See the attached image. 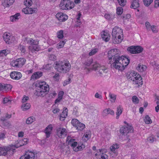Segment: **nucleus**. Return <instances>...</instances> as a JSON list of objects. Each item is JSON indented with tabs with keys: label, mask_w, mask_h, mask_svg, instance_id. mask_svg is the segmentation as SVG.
Returning <instances> with one entry per match:
<instances>
[{
	"label": "nucleus",
	"mask_w": 159,
	"mask_h": 159,
	"mask_svg": "<svg viewBox=\"0 0 159 159\" xmlns=\"http://www.w3.org/2000/svg\"><path fill=\"white\" fill-rule=\"evenodd\" d=\"M36 90L34 93L35 95L44 97L48 94L49 88L48 85L44 81L38 82L35 84Z\"/></svg>",
	"instance_id": "obj_1"
},
{
	"label": "nucleus",
	"mask_w": 159,
	"mask_h": 159,
	"mask_svg": "<svg viewBox=\"0 0 159 159\" xmlns=\"http://www.w3.org/2000/svg\"><path fill=\"white\" fill-rule=\"evenodd\" d=\"M54 64L55 69L58 72L63 73H67L71 68L70 64L68 61H56Z\"/></svg>",
	"instance_id": "obj_2"
},
{
	"label": "nucleus",
	"mask_w": 159,
	"mask_h": 159,
	"mask_svg": "<svg viewBox=\"0 0 159 159\" xmlns=\"http://www.w3.org/2000/svg\"><path fill=\"white\" fill-rule=\"evenodd\" d=\"M116 62V63H112L111 66L119 70L122 71L129 64V59L126 57L120 56Z\"/></svg>",
	"instance_id": "obj_3"
},
{
	"label": "nucleus",
	"mask_w": 159,
	"mask_h": 159,
	"mask_svg": "<svg viewBox=\"0 0 159 159\" xmlns=\"http://www.w3.org/2000/svg\"><path fill=\"white\" fill-rule=\"evenodd\" d=\"M112 41L114 44H118L120 43L122 39L123 31L120 28L115 26L113 29L112 33Z\"/></svg>",
	"instance_id": "obj_4"
},
{
	"label": "nucleus",
	"mask_w": 159,
	"mask_h": 159,
	"mask_svg": "<svg viewBox=\"0 0 159 159\" xmlns=\"http://www.w3.org/2000/svg\"><path fill=\"white\" fill-rule=\"evenodd\" d=\"M127 78L128 79L132 81L133 84H137L139 86L143 84L142 77L139 74L134 71L128 75Z\"/></svg>",
	"instance_id": "obj_5"
},
{
	"label": "nucleus",
	"mask_w": 159,
	"mask_h": 159,
	"mask_svg": "<svg viewBox=\"0 0 159 159\" xmlns=\"http://www.w3.org/2000/svg\"><path fill=\"white\" fill-rule=\"evenodd\" d=\"M75 4L73 2L69 0H61L59 4L61 9L63 10H70L73 8Z\"/></svg>",
	"instance_id": "obj_6"
},
{
	"label": "nucleus",
	"mask_w": 159,
	"mask_h": 159,
	"mask_svg": "<svg viewBox=\"0 0 159 159\" xmlns=\"http://www.w3.org/2000/svg\"><path fill=\"white\" fill-rule=\"evenodd\" d=\"M120 51L119 49H113L108 51L107 53V57L109 60L113 58V63H116L118 59L120 56L119 53Z\"/></svg>",
	"instance_id": "obj_7"
},
{
	"label": "nucleus",
	"mask_w": 159,
	"mask_h": 159,
	"mask_svg": "<svg viewBox=\"0 0 159 159\" xmlns=\"http://www.w3.org/2000/svg\"><path fill=\"white\" fill-rule=\"evenodd\" d=\"M14 150L10 147H0V156H10L13 155Z\"/></svg>",
	"instance_id": "obj_8"
},
{
	"label": "nucleus",
	"mask_w": 159,
	"mask_h": 159,
	"mask_svg": "<svg viewBox=\"0 0 159 159\" xmlns=\"http://www.w3.org/2000/svg\"><path fill=\"white\" fill-rule=\"evenodd\" d=\"M25 60L23 58H20L12 60L11 62V65L16 68L21 67L25 63Z\"/></svg>",
	"instance_id": "obj_9"
},
{
	"label": "nucleus",
	"mask_w": 159,
	"mask_h": 159,
	"mask_svg": "<svg viewBox=\"0 0 159 159\" xmlns=\"http://www.w3.org/2000/svg\"><path fill=\"white\" fill-rule=\"evenodd\" d=\"M28 140L26 138H25L23 139L20 140L16 144L10 145L7 147H10L14 150L13 154L16 152L15 148H17L23 145H26L28 143Z\"/></svg>",
	"instance_id": "obj_10"
},
{
	"label": "nucleus",
	"mask_w": 159,
	"mask_h": 159,
	"mask_svg": "<svg viewBox=\"0 0 159 159\" xmlns=\"http://www.w3.org/2000/svg\"><path fill=\"white\" fill-rule=\"evenodd\" d=\"M133 127L132 126L127 124V126L120 128V132L124 135H126L128 133L133 132Z\"/></svg>",
	"instance_id": "obj_11"
},
{
	"label": "nucleus",
	"mask_w": 159,
	"mask_h": 159,
	"mask_svg": "<svg viewBox=\"0 0 159 159\" xmlns=\"http://www.w3.org/2000/svg\"><path fill=\"white\" fill-rule=\"evenodd\" d=\"M36 155L34 152L28 151L26 152L24 155L21 156L20 159H36L37 156Z\"/></svg>",
	"instance_id": "obj_12"
},
{
	"label": "nucleus",
	"mask_w": 159,
	"mask_h": 159,
	"mask_svg": "<svg viewBox=\"0 0 159 159\" xmlns=\"http://www.w3.org/2000/svg\"><path fill=\"white\" fill-rule=\"evenodd\" d=\"M56 17L60 22H64L68 19V16L66 14L61 12L58 13L56 15Z\"/></svg>",
	"instance_id": "obj_13"
},
{
	"label": "nucleus",
	"mask_w": 159,
	"mask_h": 159,
	"mask_svg": "<svg viewBox=\"0 0 159 159\" xmlns=\"http://www.w3.org/2000/svg\"><path fill=\"white\" fill-rule=\"evenodd\" d=\"M57 134L58 136L60 138H63L66 135V132L65 129L60 127L57 129Z\"/></svg>",
	"instance_id": "obj_14"
},
{
	"label": "nucleus",
	"mask_w": 159,
	"mask_h": 159,
	"mask_svg": "<svg viewBox=\"0 0 159 159\" xmlns=\"http://www.w3.org/2000/svg\"><path fill=\"white\" fill-rule=\"evenodd\" d=\"M10 76L13 79L19 80L21 77L22 75L20 72L14 71L10 73Z\"/></svg>",
	"instance_id": "obj_15"
},
{
	"label": "nucleus",
	"mask_w": 159,
	"mask_h": 159,
	"mask_svg": "<svg viewBox=\"0 0 159 159\" xmlns=\"http://www.w3.org/2000/svg\"><path fill=\"white\" fill-rule=\"evenodd\" d=\"M52 129V126L51 125H49L47 126L44 130V132L46 134L47 138L50 137V135Z\"/></svg>",
	"instance_id": "obj_16"
},
{
	"label": "nucleus",
	"mask_w": 159,
	"mask_h": 159,
	"mask_svg": "<svg viewBox=\"0 0 159 159\" xmlns=\"http://www.w3.org/2000/svg\"><path fill=\"white\" fill-rule=\"evenodd\" d=\"M24 41H26L27 43L31 45H38L39 43V42L38 41H35L32 39L27 37L25 38Z\"/></svg>",
	"instance_id": "obj_17"
},
{
	"label": "nucleus",
	"mask_w": 159,
	"mask_h": 159,
	"mask_svg": "<svg viewBox=\"0 0 159 159\" xmlns=\"http://www.w3.org/2000/svg\"><path fill=\"white\" fill-rule=\"evenodd\" d=\"M113 115L115 114L114 111L110 108H107L104 109L102 113L103 116H106L108 114Z\"/></svg>",
	"instance_id": "obj_18"
},
{
	"label": "nucleus",
	"mask_w": 159,
	"mask_h": 159,
	"mask_svg": "<svg viewBox=\"0 0 159 159\" xmlns=\"http://www.w3.org/2000/svg\"><path fill=\"white\" fill-rule=\"evenodd\" d=\"M139 6L140 4L139 0H132L130 7L135 9L139 7Z\"/></svg>",
	"instance_id": "obj_19"
},
{
	"label": "nucleus",
	"mask_w": 159,
	"mask_h": 159,
	"mask_svg": "<svg viewBox=\"0 0 159 159\" xmlns=\"http://www.w3.org/2000/svg\"><path fill=\"white\" fill-rule=\"evenodd\" d=\"M108 70L104 66H101L99 69L98 74L100 76L104 75L108 71Z\"/></svg>",
	"instance_id": "obj_20"
},
{
	"label": "nucleus",
	"mask_w": 159,
	"mask_h": 159,
	"mask_svg": "<svg viewBox=\"0 0 159 159\" xmlns=\"http://www.w3.org/2000/svg\"><path fill=\"white\" fill-rule=\"evenodd\" d=\"M101 36L103 40H104L106 42L109 40L110 36L108 33L104 31L103 34H102Z\"/></svg>",
	"instance_id": "obj_21"
},
{
	"label": "nucleus",
	"mask_w": 159,
	"mask_h": 159,
	"mask_svg": "<svg viewBox=\"0 0 159 159\" xmlns=\"http://www.w3.org/2000/svg\"><path fill=\"white\" fill-rule=\"evenodd\" d=\"M64 94V92L63 91H60L59 92L58 95V98L55 100V104L59 102L62 99Z\"/></svg>",
	"instance_id": "obj_22"
},
{
	"label": "nucleus",
	"mask_w": 159,
	"mask_h": 159,
	"mask_svg": "<svg viewBox=\"0 0 159 159\" xmlns=\"http://www.w3.org/2000/svg\"><path fill=\"white\" fill-rule=\"evenodd\" d=\"M20 17V15L19 13H17L13 16L10 17V20L11 21L14 22L18 20Z\"/></svg>",
	"instance_id": "obj_23"
},
{
	"label": "nucleus",
	"mask_w": 159,
	"mask_h": 159,
	"mask_svg": "<svg viewBox=\"0 0 159 159\" xmlns=\"http://www.w3.org/2000/svg\"><path fill=\"white\" fill-rule=\"evenodd\" d=\"M42 73L41 72H37L34 73L31 76L32 79L35 80L40 78L42 76Z\"/></svg>",
	"instance_id": "obj_24"
},
{
	"label": "nucleus",
	"mask_w": 159,
	"mask_h": 159,
	"mask_svg": "<svg viewBox=\"0 0 159 159\" xmlns=\"http://www.w3.org/2000/svg\"><path fill=\"white\" fill-rule=\"evenodd\" d=\"M3 37L4 40L8 44L11 43L10 38V36L8 35L7 33H5L3 34Z\"/></svg>",
	"instance_id": "obj_25"
},
{
	"label": "nucleus",
	"mask_w": 159,
	"mask_h": 159,
	"mask_svg": "<svg viewBox=\"0 0 159 159\" xmlns=\"http://www.w3.org/2000/svg\"><path fill=\"white\" fill-rule=\"evenodd\" d=\"M85 147V145L83 144H82L80 146L79 145L78 146H76L74 148H73V149L75 152H78L83 150L84 148Z\"/></svg>",
	"instance_id": "obj_26"
},
{
	"label": "nucleus",
	"mask_w": 159,
	"mask_h": 159,
	"mask_svg": "<svg viewBox=\"0 0 159 159\" xmlns=\"http://www.w3.org/2000/svg\"><path fill=\"white\" fill-rule=\"evenodd\" d=\"M105 18L109 20H112L115 18V15L113 14H105L104 16Z\"/></svg>",
	"instance_id": "obj_27"
},
{
	"label": "nucleus",
	"mask_w": 159,
	"mask_h": 159,
	"mask_svg": "<svg viewBox=\"0 0 159 159\" xmlns=\"http://www.w3.org/2000/svg\"><path fill=\"white\" fill-rule=\"evenodd\" d=\"M35 120V118L33 116L28 117L26 120V123L27 124L32 123Z\"/></svg>",
	"instance_id": "obj_28"
},
{
	"label": "nucleus",
	"mask_w": 159,
	"mask_h": 159,
	"mask_svg": "<svg viewBox=\"0 0 159 159\" xmlns=\"http://www.w3.org/2000/svg\"><path fill=\"white\" fill-rule=\"evenodd\" d=\"M10 3L8 0H2V5L5 7H9L12 4Z\"/></svg>",
	"instance_id": "obj_29"
},
{
	"label": "nucleus",
	"mask_w": 159,
	"mask_h": 159,
	"mask_svg": "<svg viewBox=\"0 0 159 159\" xmlns=\"http://www.w3.org/2000/svg\"><path fill=\"white\" fill-rule=\"evenodd\" d=\"M74 141V139H70L68 143V144L70 145L73 148L76 146L77 144V143L76 142H75Z\"/></svg>",
	"instance_id": "obj_30"
},
{
	"label": "nucleus",
	"mask_w": 159,
	"mask_h": 159,
	"mask_svg": "<svg viewBox=\"0 0 159 159\" xmlns=\"http://www.w3.org/2000/svg\"><path fill=\"white\" fill-rule=\"evenodd\" d=\"M147 69V66H141L139 64L136 68L140 72H142L145 70Z\"/></svg>",
	"instance_id": "obj_31"
},
{
	"label": "nucleus",
	"mask_w": 159,
	"mask_h": 159,
	"mask_svg": "<svg viewBox=\"0 0 159 159\" xmlns=\"http://www.w3.org/2000/svg\"><path fill=\"white\" fill-rule=\"evenodd\" d=\"M122 110L121 109V106L119 105L117 108V111L116 113L117 116H116V119H118L119 118V116L122 113Z\"/></svg>",
	"instance_id": "obj_32"
},
{
	"label": "nucleus",
	"mask_w": 159,
	"mask_h": 159,
	"mask_svg": "<svg viewBox=\"0 0 159 159\" xmlns=\"http://www.w3.org/2000/svg\"><path fill=\"white\" fill-rule=\"evenodd\" d=\"M85 125L81 122H80L76 126V129L78 130L82 131L85 128Z\"/></svg>",
	"instance_id": "obj_33"
},
{
	"label": "nucleus",
	"mask_w": 159,
	"mask_h": 159,
	"mask_svg": "<svg viewBox=\"0 0 159 159\" xmlns=\"http://www.w3.org/2000/svg\"><path fill=\"white\" fill-rule=\"evenodd\" d=\"M30 107V104L29 103H23L21 106V108L23 111H26L29 109Z\"/></svg>",
	"instance_id": "obj_34"
},
{
	"label": "nucleus",
	"mask_w": 159,
	"mask_h": 159,
	"mask_svg": "<svg viewBox=\"0 0 159 159\" xmlns=\"http://www.w3.org/2000/svg\"><path fill=\"white\" fill-rule=\"evenodd\" d=\"M135 54L142 52L143 49L142 47L139 46H135Z\"/></svg>",
	"instance_id": "obj_35"
},
{
	"label": "nucleus",
	"mask_w": 159,
	"mask_h": 159,
	"mask_svg": "<svg viewBox=\"0 0 159 159\" xmlns=\"http://www.w3.org/2000/svg\"><path fill=\"white\" fill-rule=\"evenodd\" d=\"M93 60L92 59H89L86 61L84 63L85 68L89 66L92 63Z\"/></svg>",
	"instance_id": "obj_36"
},
{
	"label": "nucleus",
	"mask_w": 159,
	"mask_h": 159,
	"mask_svg": "<svg viewBox=\"0 0 159 159\" xmlns=\"http://www.w3.org/2000/svg\"><path fill=\"white\" fill-rule=\"evenodd\" d=\"M135 46H130L127 48L128 51L132 54H135Z\"/></svg>",
	"instance_id": "obj_37"
},
{
	"label": "nucleus",
	"mask_w": 159,
	"mask_h": 159,
	"mask_svg": "<svg viewBox=\"0 0 159 159\" xmlns=\"http://www.w3.org/2000/svg\"><path fill=\"white\" fill-rule=\"evenodd\" d=\"M145 123L147 124H150L152 123V121L148 115H146L144 119Z\"/></svg>",
	"instance_id": "obj_38"
},
{
	"label": "nucleus",
	"mask_w": 159,
	"mask_h": 159,
	"mask_svg": "<svg viewBox=\"0 0 159 159\" xmlns=\"http://www.w3.org/2000/svg\"><path fill=\"white\" fill-rule=\"evenodd\" d=\"M80 122L79 121L76 119H73L71 120L72 124L75 127L77 126V125H78Z\"/></svg>",
	"instance_id": "obj_39"
},
{
	"label": "nucleus",
	"mask_w": 159,
	"mask_h": 159,
	"mask_svg": "<svg viewBox=\"0 0 159 159\" xmlns=\"http://www.w3.org/2000/svg\"><path fill=\"white\" fill-rule=\"evenodd\" d=\"M57 36L59 39H62L63 38V31L62 30H61L57 32Z\"/></svg>",
	"instance_id": "obj_40"
},
{
	"label": "nucleus",
	"mask_w": 159,
	"mask_h": 159,
	"mask_svg": "<svg viewBox=\"0 0 159 159\" xmlns=\"http://www.w3.org/2000/svg\"><path fill=\"white\" fill-rule=\"evenodd\" d=\"M24 4L27 7H30L32 5V2L31 0H25L24 2Z\"/></svg>",
	"instance_id": "obj_41"
},
{
	"label": "nucleus",
	"mask_w": 159,
	"mask_h": 159,
	"mask_svg": "<svg viewBox=\"0 0 159 159\" xmlns=\"http://www.w3.org/2000/svg\"><path fill=\"white\" fill-rule=\"evenodd\" d=\"M109 96L111 99V101L112 102H114L116 99V95L110 93L109 94Z\"/></svg>",
	"instance_id": "obj_42"
},
{
	"label": "nucleus",
	"mask_w": 159,
	"mask_h": 159,
	"mask_svg": "<svg viewBox=\"0 0 159 159\" xmlns=\"http://www.w3.org/2000/svg\"><path fill=\"white\" fill-rule=\"evenodd\" d=\"M65 43L66 41H65V40L60 42L57 44V48H62L64 46Z\"/></svg>",
	"instance_id": "obj_43"
},
{
	"label": "nucleus",
	"mask_w": 159,
	"mask_h": 159,
	"mask_svg": "<svg viewBox=\"0 0 159 159\" xmlns=\"http://www.w3.org/2000/svg\"><path fill=\"white\" fill-rule=\"evenodd\" d=\"M100 67L99 64L96 63L93 65V69L95 70H98Z\"/></svg>",
	"instance_id": "obj_44"
},
{
	"label": "nucleus",
	"mask_w": 159,
	"mask_h": 159,
	"mask_svg": "<svg viewBox=\"0 0 159 159\" xmlns=\"http://www.w3.org/2000/svg\"><path fill=\"white\" fill-rule=\"evenodd\" d=\"M37 45H33L32 48L31 50L32 52H34L35 51H37L39 50V48Z\"/></svg>",
	"instance_id": "obj_45"
},
{
	"label": "nucleus",
	"mask_w": 159,
	"mask_h": 159,
	"mask_svg": "<svg viewBox=\"0 0 159 159\" xmlns=\"http://www.w3.org/2000/svg\"><path fill=\"white\" fill-rule=\"evenodd\" d=\"M123 9L122 7H119L116 9V13L118 15H120L123 13Z\"/></svg>",
	"instance_id": "obj_46"
},
{
	"label": "nucleus",
	"mask_w": 159,
	"mask_h": 159,
	"mask_svg": "<svg viewBox=\"0 0 159 159\" xmlns=\"http://www.w3.org/2000/svg\"><path fill=\"white\" fill-rule=\"evenodd\" d=\"M145 5L146 6H149L152 3L153 0H143Z\"/></svg>",
	"instance_id": "obj_47"
},
{
	"label": "nucleus",
	"mask_w": 159,
	"mask_h": 159,
	"mask_svg": "<svg viewBox=\"0 0 159 159\" xmlns=\"http://www.w3.org/2000/svg\"><path fill=\"white\" fill-rule=\"evenodd\" d=\"M132 99L133 102L135 104H138L139 102V100L136 96H133Z\"/></svg>",
	"instance_id": "obj_48"
},
{
	"label": "nucleus",
	"mask_w": 159,
	"mask_h": 159,
	"mask_svg": "<svg viewBox=\"0 0 159 159\" xmlns=\"http://www.w3.org/2000/svg\"><path fill=\"white\" fill-rule=\"evenodd\" d=\"M119 148V145L117 144H113L110 147V149L111 151H113L115 149L118 148Z\"/></svg>",
	"instance_id": "obj_49"
},
{
	"label": "nucleus",
	"mask_w": 159,
	"mask_h": 159,
	"mask_svg": "<svg viewBox=\"0 0 159 159\" xmlns=\"http://www.w3.org/2000/svg\"><path fill=\"white\" fill-rule=\"evenodd\" d=\"M50 65L48 64L44 66L43 68V70L45 71L46 70H49L51 69Z\"/></svg>",
	"instance_id": "obj_50"
},
{
	"label": "nucleus",
	"mask_w": 159,
	"mask_h": 159,
	"mask_svg": "<svg viewBox=\"0 0 159 159\" xmlns=\"http://www.w3.org/2000/svg\"><path fill=\"white\" fill-rule=\"evenodd\" d=\"M57 93L54 91H52V92H50V93L49 94V98H53L54 97L57 95Z\"/></svg>",
	"instance_id": "obj_51"
},
{
	"label": "nucleus",
	"mask_w": 159,
	"mask_h": 159,
	"mask_svg": "<svg viewBox=\"0 0 159 159\" xmlns=\"http://www.w3.org/2000/svg\"><path fill=\"white\" fill-rule=\"evenodd\" d=\"M4 87H5L4 88H5V90L6 91L10 90L12 88V86L10 84H4Z\"/></svg>",
	"instance_id": "obj_52"
},
{
	"label": "nucleus",
	"mask_w": 159,
	"mask_h": 159,
	"mask_svg": "<svg viewBox=\"0 0 159 159\" xmlns=\"http://www.w3.org/2000/svg\"><path fill=\"white\" fill-rule=\"evenodd\" d=\"M119 4L121 6H124L126 4V0H117Z\"/></svg>",
	"instance_id": "obj_53"
},
{
	"label": "nucleus",
	"mask_w": 159,
	"mask_h": 159,
	"mask_svg": "<svg viewBox=\"0 0 159 159\" xmlns=\"http://www.w3.org/2000/svg\"><path fill=\"white\" fill-rule=\"evenodd\" d=\"M29 11L30 14L35 13L37 12V9L36 8H29Z\"/></svg>",
	"instance_id": "obj_54"
},
{
	"label": "nucleus",
	"mask_w": 159,
	"mask_h": 159,
	"mask_svg": "<svg viewBox=\"0 0 159 159\" xmlns=\"http://www.w3.org/2000/svg\"><path fill=\"white\" fill-rule=\"evenodd\" d=\"M98 49L97 48L91 50V51L89 52V56H92L96 54L98 51Z\"/></svg>",
	"instance_id": "obj_55"
},
{
	"label": "nucleus",
	"mask_w": 159,
	"mask_h": 159,
	"mask_svg": "<svg viewBox=\"0 0 159 159\" xmlns=\"http://www.w3.org/2000/svg\"><path fill=\"white\" fill-rule=\"evenodd\" d=\"M19 48H20L22 52L24 53L25 52V48L24 45L20 44L19 45Z\"/></svg>",
	"instance_id": "obj_56"
},
{
	"label": "nucleus",
	"mask_w": 159,
	"mask_h": 159,
	"mask_svg": "<svg viewBox=\"0 0 159 159\" xmlns=\"http://www.w3.org/2000/svg\"><path fill=\"white\" fill-rule=\"evenodd\" d=\"M11 102V100L8 98H5L3 99V103L4 104L8 103V104H10Z\"/></svg>",
	"instance_id": "obj_57"
},
{
	"label": "nucleus",
	"mask_w": 159,
	"mask_h": 159,
	"mask_svg": "<svg viewBox=\"0 0 159 159\" xmlns=\"http://www.w3.org/2000/svg\"><path fill=\"white\" fill-rule=\"evenodd\" d=\"M7 51H7L6 49L2 50L0 51V56H3V55H4L5 56H6V55L7 54Z\"/></svg>",
	"instance_id": "obj_58"
},
{
	"label": "nucleus",
	"mask_w": 159,
	"mask_h": 159,
	"mask_svg": "<svg viewBox=\"0 0 159 159\" xmlns=\"http://www.w3.org/2000/svg\"><path fill=\"white\" fill-rule=\"evenodd\" d=\"M29 7H26L22 9V11L25 14H30L29 11Z\"/></svg>",
	"instance_id": "obj_59"
},
{
	"label": "nucleus",
	"mask_w": 159,
	"mask_h": 159,
	"mask_svg": "<svg viewBox=\"0 0 159 159\" xmlns=\"http://www.w3.org/2000/svg\"><path fill=\"white\" fill-rule=\"evenodd\" d=\"M71 80V79L70 78L68 79V80H65L63 83V85L64 86L68 84L69 83H70Z\"/></svg>",
	"instance_id": "obj_60"
},
{
	"label": "nucleus",
	"mask_w": 159,
	"mask_h": 159,
	"mask_svg": "<svg viewBox=\"0 0 159 159\" xmlns=\"http://www.w3.org/2000/svg\"><path fill=\"white\" fill-rule=\"evenodd\" d=\"M29 99V97L24 95L22 99V102L23 103L26 102Z\"/></svg>",
	"instance_id": "obj_61"
},
{
	"label": "nucleus",
	"mask_w": 159,
	"mask_h": 159,
	"mask_svg": "<svg viewBox=\"0 0 159 159\" xmlns=\"http://www.w3.org/2000/svg\"><path fill=\"white\" fill-rule=\"evenodd\" d=\"M145 25L147 30H150L151 25L150 23L148 22H146L145 23Z\"/></svg>",
	"instance_id": "obj_62"
},
{
	"label": "nucleus",
	"mask_w": 159,
	"mask_h": 159,
	"mask_svg": "<svg viewBox=\"0 0 159 159\" xmlns=\"http://www.w3.org/2000/svg\"><path fill=\"white\" fill-rule=\"evenodd\" d=\"M49 58L50 60L52 61L55 60L56 59V57L54 55H51L49 57Z\"/></svg>",
	"instance_id": "obj_63"
},
{
	"label": "nucleus",
	"mask_w": 159,
	"mask_h": 159,
	"mask_svg": "<svg viewBox=\"0 0 159 159\" xmlns=\"http://www.w3.org/2000/svg\"><path fill=\"white\" fill-rule=\"evenodd\" d=\"M159 6V0H156L155 1L154 7L156 8L158 7Z\"/></svg>",
	"instance_id": "obj_64"
}]
</instances>
